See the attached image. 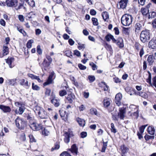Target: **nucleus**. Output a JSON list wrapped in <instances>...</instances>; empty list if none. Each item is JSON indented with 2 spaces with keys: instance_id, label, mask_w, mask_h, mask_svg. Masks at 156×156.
I'll return each instance as SVG.
<instances>
[{
  "instance_id": "obj_36",
  "label": "nucleus",
  "mask_w": 156,
  "mask_h": 156,
  "mask_svg": "<svg viewBox=\"0 0 156 156\" xmlns=\"http://www.w3.org/2000/svg\"><path fill=\"white\" fill-rule=\"evenodd\" d=\"M28 76L31 78L32 79H36L38 81H39V78L38 76L34 75L32 74H28Z\"/></svg>"
},
{
  "instance_id": "obj_12",
  "label": "nucleus",
  "mask_w": 156,
  "mask_h": 156,
  "mask_svg": "<svg viewBox=\"0 0 156 156\" xmlns=\"http://www.w3.org/2000/svg\"><path fill=\"white\" fill-rule=\"evenodd\" d=\"M128 0H121L120 1L118 6H119V8L124 9L126 7L128 3Z\"/></svg>"
},
{
  "instance_id": "obj_54",
  "label": "nucleus",
  "mask_w": 156,
  "mask_h": 156,
  "mask_svg": "<svg viewBox=\"0 0 156 156\" xmlns=\"http://www.w3.org/2000/svg\"><path fill=\"white\" fill-rule=\"evenodd\" d=\"M78 67L81 70H85L87 67L86 66H83L81 64H79L78 65Z\"/></svg>"
},
{
  "instance_id": "obj_9",
  "label": "nucleus",
  "mask_w": 156,
  "mask_h": 156,
  "mask_svg": "<svg viewBox=\"0 0 156 156\" xmlns=\"http://www.w3.org/2000/svg\"><path fill=\"white\" fill-rule=\"evenodd\" d=\"M120 149L121 151L122 156H126V154L129 151L128 148L124 145H122L120 146Z\"/></svg>"
},
{
  "instance_id": "obj_10",
  "label": "nucleus",
  "mask_w": 156,
  "mask_h": 156,
  "mask_svg": "<svg viewBox=\"0 0 156 156\" xmlns=\"http://www.w3.org/2000/svg\"><path fill=\"white\" fill-rule=\"evenodd\" d=\"M126 113V110L124 108H119V112L118 113V116L120 119H123Z\"/></svg>"
},
{
  "instance_id": "obj_27",
  "label": "nucleus",
  "mask_w": 156,
  "mask_h": 156,
  "mask_svg": "<svg viewBox=\"0 0 156 156\" xmlns=\"http://www.w3.org/2000/svg\"><path fill=\"white\" fill-rule=\"evenodd\" d=\"M9 53V48L5 46H4L3 48L2 54L4 56L7 55Z\"/></svg>"
},
{
  "instance_id": "obj_47",
  "label": "nucleus",
  "mask_w": 156,
  "mask_h": 156,
  "mask_svg": "<svg viewBox=\"0 0 156 156\" xmlns=\"http://www.w3.org/2000/svg\"><path fill=\"white\" fill-rule=\"evenodd\" d=\"M105 47L108 50L110 51H112V48L111 45H109L108 44H106Z\"/></svg>"
},
{
  "instance_id": "obj_45",
  "label": "nucleus",
  "mask_w": 156,
  "mask_h": 156,
  "mask_svg": "<svg viewBox=\"0 0 156 156\" xmlns=\"http://www.w3.org/2000/svg\"><path fill=\"white\" fill-rule=\"evenodd\" d=\"M51 63V62L49 61L48 62L46 60H44L43 63V64L45 67H48L50 65Z\"/></svg>"
},
{
  "instance_id": "obj_51",
  "label": "nucleus",
  "mask_w": 156,
  "mask_h": 156,
  "mask_svg": "<svg viewBox=\"0 0 156 156\" xmlns=\"http://www.w3.org/2000/svg\"><path fill=\"white\" fill-rule=\"evenodd\" d=\"M113 81L116 83H120L121 82L120 80L117 77H115L113 78Z\"/></svg>"
},
{
  "instance_id": "obj_39",
  "label": "nucleus",
  "mask_w": 156,
  "mask_h": 156,
  "mask_svg": "<svg viewBox=\"0 0 156 156\" xmlns=\"http://www.w3.org/2000/svg\"><path fill=\"white\" fill-rule=\"evenodd\" d=\"M92 21L93 22V24L94 26H97L98 24V19L95 18H92Z\"/></svg>"
},
{
  "instance_id": "obj_60",
  "label": "nucleus",
  "mask_w": 156,
  "mask_h": 156,
  "mask_svg": "<svg viewBox=\"0 0 156 156\" xmlns=\"http://www.w3.org/2000/svg\"><path fill=\"white\" fill-rule=\"evenodd\" d=\"M87 136V133L85 132H83L80 133V136L81 137L84 138L85 137Z\"/></svg>"
},
{
  "instance_id": "obj_56",
  "label": "nucleus",
  "mask_w": 156,
  "mask_h": 156,
  "mask_svg": "<svg viewBox=\"0 0 156 156\" xmlns=\"http://www.w3.org/2000/svg\"><path fill=\"white\" fill-rule=\"evenodd\" d=\"M32 89L34 90H38L39 89L38 87L36 85H35L34 83H32Z\"/></svg>"
},
{
  "instance_id": "obj_33",
  "label": "nucleus",
  "mask_w": 156,
  "mask_h": 156,
  "mask_svg": "<svg viewBox=\"0 0 156 156\" xmlns=\"http://www.w3.org/2000/svg\"><path fill=\"white\" fill-rule=\"evenodd\" d=\"M129 108L133 111H137L139 110L138 107L133 105H130Z\"/></svg>"
},
{
  "instance_id": "obj_35",
  "label": "nucleus",
  "mask_w": 156,
  "mask_h": 156,
  "mask_svg": "<svg viewBox=\"0 0 156 156\" xmlns=\"http://www.w3.org/2000/svg\"><path fill=\"white\" fill-rule=\"evenodd\" d=\"M66 99L69 103H72L73 102V97L71 94H68Z\"/></svg>"
},
{
  "instance_id": "obj_14",
  "label": "nucleus",
  "mask_w": 156,
  "mask_h": 156,
  "mask_svg": "<svg viewBox=\"0 0 156 156\" xmlns=\"http://www.w3.org/2000/svg\"><path fill=\"white\" fill-rule=\"evenodd\" d=\"M78 148L75 144H73L69 150L72 153L76 155L78 153Z\"/></svg>"
},
{
  "instance_id": "obj_43",
  "label": "nucleus",
  "mask_w": 156,
  "mask_h": 156,
  "mask_svg": "<svg viewBox=\"0 0 156 156\" xmlns=\"http://www.w3.org/2000/svg\"><path fill=\"white\" fill-rule=\"evenodd\" d=\"M112 35L111 34H108L105 37V39L106 40V41H109L112 38Z\"/></svg>"
},
{
  "instance_id": "obj_46",
  "label": "nucleus",
  "mask_w": 156,
  "mask_h": 156,
  "mask_svg": "<svg viewBox=\"0 0 156 156\" xmlns=\"http://www.w3.org/2000/svg\"><path fill=\"white\" fill-rule=\"evenodd\" d=\"M111 131L112 132L114 133H116L117 131L116 129L115 128V126L114 124L113 123H112L111 124Z\"/></svg>"
},
{
  "instance_id": "obj_21",
  "label": "nucleus",
  "mask_w": 156,
  "mask_h": 156,
  "mask_svg": "<svg viewBox=\"0 0 156 156\" xmlns=\"http://www.w3.org/2000/svg\"><path fill=\"white\" fill-rule=\"evenodd\" d=\"M51 102L56 107H58L60 104L59 100L55 98L51 100Z\"/></svg>"
},
{
  "instance_id": "obj_25",
  "label": "nucleus",
  "mask_w": 156,
  "mask_h": 156,
  "mask_svg": "<svg viewBox=\"0 0 156 156\" xmlns=\"http://www.w3.org/2000/svg\"><path fill=\"white\" fill-rule=\"evenodd\" d=\"M111 100L109 98L105 99L104 100V105L105 107H107L110 104Z\"/></svg>"
},
{
  "instance_id": "obj_48",
  "label": "nucleus",
  "mask_w": 156,
  "mask_h": 156,
  "mask_svg": "<svg viewBox=\"0 0 156 156\" xmlns=\"http://www.w3.org/2000/svg\"><path fill=\"white\" fill-rule=\"evenodd\" d=\"M51 92V89L49 88H47L46 89L45 91V94L46 96H49L50 95Z\"/></svg>"
},
{
  "instance_id": "obj_30",
  "label": "nucleus",
  "mask_w": 156,
  "mask_h": 156,
  "mask_svg": "<svg viewBox=\"0 0 156 156\" xmlns=\"http://www.w3.org/2000/svg\"><path fill=\"white\" fill-rule=\"evenodd\" d=\"M29 5L32 7L35 6V3L34 0H24Z\"/></svg>"
},
{
  "instance_id": "obj_58",
  "label": "nucleus",
  "mask_w": 156,
  "mask_h": 156,
  "mask_svg": "<svg viewBox=\"0 0 156 156\" xmlns=\"http://www.w3.org/2000/svg\"><path fill=\"white\" fill-rule=\"evenodd\" d=\"M16 80V79H13L9 80V84L10 85H13Z\"/></svg>"
},
{
  "instance_id": "obj_16",
  "label": "nucleus",
  "mask_w": 156,
  "mask_h": 156,
  "mask_svg": "<svg viewBox=\"0 0 156 156\" xmlns=\"http://www.w3.org/2000/svg\"><path fill=\"white\" fill-rule=\"evenodd\" d=\"M136 95H139L144 98H148V95L144 92L141 91L137 92L134 93Z\"/></svg>"
},
{
  "instance_id": "obj_2",
  "label": "nucleus",
  "mask_w": 156,
  "mask_h": 156,
  "mask_svg": "<svg viewBox=\"0 0 156 156\" xmlns=\"http://www.w3.org/2000/svg\"><path fill=\"white\" fill-rule=\"evenodd\" d=\"M150 36V31L148 30H143L141 33L140 39L143 43L147 42L149 40Z\"/></svg>"
},
{
  "instance_id": "obj_63",
  "label": "nucleus",
  "mask_w": 156,
  "mask_h": 156,
  "mask_svg": "<svg viewBox=\"0 0 156 156\" xmlns=\"http://www.w3.org/2000/svg\"><path fill=\"white\" fill-rule=\"evenodd\" d=\"M18 18L19 20L21 22H23L24 21V16L22 15H19L18 16Z\"/></svg>"
},
{
  "instance_id": "obj_62",
  "label": "nucleus",
  "mask_w": 156,
  "mask_h": 156,
  "mask_svg": "<svg viewBox=\"0 0 156 156\" xmlns=\"http://www.w3.org/2000/svg\"><path fill=\"white\" fill-rule=\"evenodd\" d=\"M134 112L133 113V115L137 118L139 116V110L137 111H134Z\"/></svg>"
},
{
  "instance_id": "obj_26",
  "label": "nucleus",
  "mask_w": 156,
  "mask_h": 156,
  "mask_svg": "<svg viewBox=\"0 0 156 156\" xmlns=\"http://www.w3.org/2000/svg\"><path fill=\"white\" fill-rule=\"evenodd\" d=\"M14 60L13 57L8 58L6 61V63L8 64L10 68H12L11 66L12 63L14 62Z\"/></svg>"
},
{
  "instance_id": "obj_29",
  "label": "nucleus",
  "mask_w": 156,
  "mask_h": 156,
  "mask_svg": "<svg viewBox=\"0 0 156 156\" xmlns=\"http://www.w3.org/2000/svg\"><path fill=\"white\" fill-rule=\"evenodd\" d=\"M38 125L36 124L35 122H33L30 125V127L34 131L38 130Z\"/></svg>"
},
{
  "instance_id": "obj_57",
  "label": "nucleus",
  "mask_w": 156,
  "mask_h": 156,
  "mask_svg": "<svg viewBox=\"0 0 156 156\" xmlns=\"http://www.w3.org/2000/svg\"><path fill=\"white\" fill-rule=\"evenodd\" d=\"M103 85H104V90L105 91H107L108 90V86L106 84V83L104 82H101Z\"/></svg>"
},
{
  "instance_id": "obj_20",
  "label": "nucleus",
  "mask_w": 156,
  "mask_h": 156,
  "mask_svg": "<svg viewBox=\"0 0 156 156\" xmlns=\"http://www.w3.org/2000/svg\"><path fill=\"white\" fill-rule=\"evenodd\" d=\"M0 109L5 112H9L11 111V109L9 106H6L3 105H0Z\"/></svg>"
},
{
  "instance_id": "obj_52",
  "label": "nucleus",
  "mask_w": 156,
  "mask_h": 156,
  "mask_svg": "<svg viewBox=\"0 0 156 156\" xmlns=\"http://www.w3.org/2000/svg\"><path fill=\"white\" fill-rule=\"evenodd\" d=\"M152 25L153 28L156 29V18L154 19L152 22Z\"/></svg>"
},
{
  "instance_id": "obj_8",
  "label": "nucleus",
  "mask_w": 156,
  "mask_h": 156,
  "mask_svg": "<svg viewBox=\"0 0 156 156\" xmlns=\"http://www.w3.org/2000/svg\"><path fill=\"white\" fill-rule=\"evenodd\" d=\"M148 47L152 49L156 48V38L153 37L150 41L148 43Z\"/></svg>"
},
{
  "instance_id": "obj_5",
  "label": "nucleus",
  "mask_w": 156,
  "mask_h": 156,
  "mask_svg": "<svg viewBox=\"0 0 156 156\" xmlns=\"http://www.w3.org/2000/svg\"><path fill=\"white\" fill-rule=\"evenodd\" d=\"M16 106L19 107V112L18 113L19 114H22L24 112L25 110L24 105L22 103L17 102L15 103Z\"/></svg>"
},
{
  "instance_id": "obj_49",
  "label": "nucleus",
  "mask_w": 156,
  "mask_h": 156,
  "mask_svg": "<svg viewBox=\"0 0 156 156\" xmlns=\"http://www.w3.org/2000/svg\"><path fill=\"white\" fill-rule=\"evenodd\" d=\"M147 126V125L143 126L140 128L139 131L141 134H142L144 133V130Z\"/></svg>"
},
{
  "instance_id": "obj_22",
  "label": "nucleus",
  "mask_w": 156,
  "mask_h": 156,
  "mask_svg": "<svg viewBox=\"0 0 156 156\" xmlns=\"http://www.w3.org/2000/svg\"><path fill=\"white\" fill-rule=\"evenodd\" d=\"M102 16L104 20L105 21H108L107 20L109 19V15L108 13L106 12H103L102 14Z\"/></svg>"
},
{
  "instance_id": "obj_44",
  "label": "nucleus",
  "mask_w": 156,
  "mask_h": 156,
  "mask_svg": "<svg viewBox=\"0 0 156 156\" xmlns=\"http://www.w3.org/2000/svg\"><path fill=\"white\" fill-rule=\"evenodd\" d=\"M17 28L18 30L24 36L26 34V32L24 30L20 27H17Z\"/></svg>"
},
{
  "instance_id": "obj_53",
  "label": "nucleus",
  "mask_w": 156,
  "mask_h": 156,
  "mask_svg": "<svg viewBox=\"0 0 156 156\" xmlns=\"http://www.w3.org/2000/svg\"><path fill=\"white\" fill-rule=\"evenodd\" d=\"M138 3L139 4L142 5H143L145 4V3L146 1L148 0H138Z\"/></svg>"
},
{
  "instance_id": "obj_24",
  "label": "nucleus",
  "mask_w": 156,
  "mask_h": 156,
  "mask_svg": "<svg viewBox=\"0 0 156 156\" xmlns=\"http://www.w3.org/2000/svg\"><path fill=\"white\" fill-rule=\"evenodd\" d=\"M147 61L149 65L151 66L152 64L154 61L152 55H149L147 59Z\"/></svg>"
},
{
  "instance_id": "obj_59",
  "label": "nucleus",
  "mask_w": 156,
  "mask_h": 156,
  "mask_svg": "<svg viewBox=\"0 0 156 156\" xmlns=\"http://www.w3.org/2000/svg\"><path fill=\"white\" fill-rule=\"evenodd\" d=\"M79 46H78V48L79 50H81L84 49L85 48V45L84 44H81L78 43Z\"/></svg>"
},
{
  "instance_id": "obj_41",
  "label": "nucleus",
  "mask_w": 156,
  "mask_h": 156,
  "mask_svg": "<svg viewBox=\"0 0 156 156\" xmlns=\"http://www.w3.org/2000/svg\"><path fill=\"white\" fill-rule=\"evenodd\" d=\"M156 17V10L154 11H153L151 12V16L150 15H149L148 16V18H154Z\"/></svg>"
},
{
  "instance_id": "obj_42",
  "label": "nucleus",
  "mask_w": 156,
  "mask_h": 156,
  "mask_svg": "<svg viewBox=\"0 0 156 156\" xmlns=\"http://www.w3.org/2000/svg\"><path fill=\"white\" fill-rule=\"evenodd\" d=\"M107 146V142H103V146L102 148L101 151L103 152H105V149Z\"/></svg>"
},
{
  "instance_id": "obj_31",
  "label": "nucleus",
  "mask_w": 156,
  "mask_h": 156,
  "mask_svg": "<svg viewBox=\"0 0 156 156\" xmlns=\"http://www.w3.org/2000/svg\"><path fill=\"white\" fill-rule=\"evenodd\" d=\"M41 129L42 130V135L44 136H47L49 134V132L47 129L44 128H41Z\"/></svg>"
},
{
  "instance_id": "obj_13",
  "label": "nucleus",
  "mask_w": 156,
  "mask_h": 156,
  "mask_svg": "<svg viewBox=\"0 0 156 156\" xmlns=\"http://www.w3.org/2000/svg\"><path fill=\"white\" fill-rule=\"evenodd\" d=\"M151 4H148L146 8H142L141 9V12L144 15H146L149 12L148 8L150 7Z\"/></svg>"
},
{
  "instance_id": "obj_18",
  "label": "nucleus",
  "mask_w": 156,
  "mask_h": 156,
  "mask_svg": "<svg viewBox=\"0 0 156 156\" xmlns=\"http://www.w3.org/2000/svg\"><path fill=\"white\" fill-rule=\"evenodd\" d=\"M147 132L151 135H154L155 132L154 127L152 126H149L147 128Z\"/></svg>"
},
{
  "instance_id": "obj_6",
  "label": "nucleus",
  "mask_w": 156,
  "mask_h": 156,
  "mask_svg": "<svg viewBox=\"0 0 156 156\" xmlns=\"http://www.w3.org/2000/svg\"><path fill=\"white\" fill-rule=\"evenodd\" d=\"M15 122L16 126L19 128L22 129L24 126L25 122L22 119L17 118L15 121Z\"/></svg>"
},
{
  "instance_id": "obj_55",
  "label": "nucleus",
  "mask_w": 156,
  "mask_h": 156,
  "mask_svg": "<svg viewBox=\"0 0 156 156\" xmlns=\"http://www.w3.org/2000/svg\"><path fill=\"white\" fill-rule=\"evenodd\" d=\"M90 65L92 67V69L93 70H95L97 69V66L94 64L93 62H91L90 63Z\"/></svg>"
},
{
  "instance_id": "obj_28",
  "label": "nucleus",
  "mask_w": 156,
  "mask_h": 156,
  "mask_svg": "<svg viewBox=\"0 0 156 156\" xmlns=\"http://www.w3.org/2000/svg\"><path fill=\"white\" fill-rule=\"evenodd\" d=\"M126 91L130 95H133V89L129 87H127L125 88Z\"/></svg>"
},
{
  "instance_id": "obj_32",
  "label": "nucleus",
  "mask_w": 156,
  "mask_h": 156,
  "mask_svg": "<svg viewBox=\"0 0 156 156\" xmlns=\"http://www.w3.org/2000/svg\"><path fill=\"white\" fill-rule=\"evenodd\" d=\"M34 42L33 40L31 39L29 40L27 42L26 46L28 48H30L32 47V44Z\"/></svg>"
},
{
  "instance_id": "obj_40",
  "label": "nucleus",
  "mask_w": 156,
  "mask_h": 156,
  "mask_svg": "<svg viewBox=\"0 0 156 156\" xmlns=\"http://www.w3.org/2000/svg\"><path fill=\"white\" fill-rule=\"evenodd\" d=\"M88 79L90 83L93 82L95 79V78L94 76L90 75L88 76Z\"/></svg>"
},
{
  "instance_id": "obj_11",
  "label": "nucleus",
  "mask_w": 156,
  "mask_h": 156,
  "mask_svg": "<svg viewBox=\"0 0 156 156\" xmlns=\"http://www.w3.org/2000/svg\"><path fill=\"white\" fill-rule=\"evenodd\" d=\"M71 135L72 136V134L69 131L66 132L64 133V135L65 136L64 141L66 143H68L69 142L70 140L69 138Z\"/></svg>"
},
{
  "instance_id": "obj_37",
  "label": "nucleus",
  "mask_w": 156,
  "mask_h": 156,
  "mask_svg": "<svg viewBox=\"0 0 156 156\" xmlns=\"http://www.w3.org/2000/svg\"><path fill=\"white\" fill-rule=\"evenodd\" d=\"M60 147L59 143H56L55 146L52 147L51 149V151H53L54 150L58 149Z\"/></svg>"
},
{
  "instance_id": "obj_17",
  "label": "nucleus",
  "mask_w": 156,
  "mask_h": 156,
  "mask_svg": "<svg viewBox=\"0 0 156 156\" xmlns=\"http://www.w3.org/2000/svg\"><path fill=\"white\" fill-rule=\"evenodd\" d=\"M135 32L138 33L139 31L141 30L142 28V25L140 23H136L135 26Z\"/></svg>"
},
{
  "instance_id": "obj_34",
  "label": "nucleus",
  "mask_w": 156,
  "mask_h": 156,
  "mask_svg": "<svg viewBox=\"0 0 156 156\" xmlns=\"http://www.w3.org/2000/svg\"><path fill=\"white\" fill-rule=\"evenodd\" d=\"M90 112L92 115H98V112L96 109L91 108L90 109Z\"/></svg>"
},
{
  "instance_id": "obj_1",
  "label": "nucleus",
  "mask_w": 156,
  "mask_h": 156,
  "mask_svg": "<svg viewBox=\"0 0 156 156\" xmlns=\"http://www.w3.org/2000/svg\"><path fill=\"white\" fill-rule=\"evenodd\" d=\"M133 19L131 15L128 14H124L121 17V23L124 26H129L131 24Z\"/></svg>"
},
{
  "instance_id": "obj_38",
  "label": "nucleus",
  "mask_w": 156,
  "mask_h": 156,
  "mask_svg": "<svg viewBox=\"0 0 156 156\" xmlns=\"http://www.w3.org/2000/svg\"><path fill=\"white\" fill-rule=\"evenodd\" d=\"M59 95L61 97H63L67 94V92L65 90H63L59 91Z\"/></svg>"
},
{
  "instance_id": "obj_23",
  "label": "nucleus",
  "mask_w": 156,
  "mask_h": 156,
  "mask_svg": "<svg viewBox=\"0 0 156 156\" xmlns=\"http://www.w3.org/2000/svg\"><path fill=\"white\" fill-rule=\"evenodd\" d=\"M117 45L119 46L120 48H122L124 46L123 40L121 38H118L117 43Z\"/></svg>"
},
{
  "instance_id": "obj_7",
  "label": "nucleus",
  "mask_w": 156,
  "mask_h": 156,
  "mask_svg": "<svg viewBox=\"0 0 156 156\" xmlns=\"http://www.w3.org/2000/svg\"><path fill=\"white\" fill-rule=\"evenodd\" d=\"M122 98V95L120 93H118L115 95V101L116 105L118 106L121 105V100Z\"/></svg>"
},
{
  "instance_id": "obj_15",
  "label": "nucleus",
  "mask_w": 156,
  "mask_h": 156,
  "mask_svg": "<svg viewBox=\"0 0 156 156\" xmlns=\"http://www.w3.org/2000/svg\"><path fill=\"white\" fill-rule=\"evenodd\" d=\"M25 16L27 20H30L32 18H35L36 16L34 12H31L29 13H26Z\"/></svg>"
},
{
  "instance_id": "obj_61",
  "label": "nucleus",
  "mask_w": 156,
  "mask_h": 156,
  "mask_svg": "<svg viewBox=\"0 0 156 156\" xmlns=\"http://www.w3.org/2000/svg\"><path fill=\"white\" fill-rule=\"evenodd\" d=\"M74 55L77 56H80V52L77 50H75L74 51Z\"/></svg>"
},
{
  "instance_id": "obj_50",
  "label": "nucleus",
  "mask_w": 156,
  "mask_h": 156,
  "mask_svg": "<svg viewBox=\"0 0 156 156\" xmlns=\"http://www.w3.org/2000/svg\"><path fill=\"white\" fill-rule=\"evenodd\" d=\"M30 142H36V140L34 137L32 135H30L29 136Z\"/></svg>"
},
{
  "instance_id": "obj_64",
  "label": "nucleus",
  "mask_w": 156,
  "mask_h": 156,
  "mask_svg": "<svg viewBox=\"0 0 156 156\" xmlns=\"http://www.w3.org/2000/svg\"><path fill=\"white\" fill-rule=\"evenodd\" d=\"M60 156H71L68 153L66 152H64L62 153L61 154Z\"/></svg>"
},
{
  "instance_id": "obj_4",
  "label": "nucleus",
  "mask_w": 156,
  "mask_h": 156,
  "mask_svg": "<svg viewBox=\"0 0 156 156\" xmlns=\"http://www.w3.org/2000/svg\"><path fill=\"white\" fill-rule=\"evenodd\" d=\"M55 78V73L53 71L51 73L47 81L44 83V86H46L52 83L53 80Z\"/></svg>"
},
{
  "instance_id": "obj_3",
  "label": "nucleus",
  "mask_w": 156,
  "mask_h": 156,
  "mask_svg": "<svg viewBox=\"0 0 156 156\" xmlns=\"http://www.w3.org/2000/svg\"><path fill=\"white\" fill-rule=\"evenodd\" d=\"M6 3L8 7H16L18 5V0H6Z\"/></svg>"
},
{
  "instance_id": "obj_19",
  "label": "nucleus",
  "mask_w": 156,
  "mask_h": 156,
  "mask_svg": "<svg viewBox=\"0 0 156 156\" xmlns=\"http://www.w3.org/2000/svg\"><path fill=\"white\" fill-rule=\"evenodd\" d=\"M76 120L80 126H85V122L83 119L78 117L76 118Z\"/></svg>"
}]
</instances>
